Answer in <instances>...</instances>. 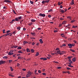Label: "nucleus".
<instances>
[{"label": "nucleus", "mask_w": 78, "mask_h": 78, "mask_svg": "<svg viewBox=\"0 0 78 78\" xmlns=\"http://www.w3.org/2000/svg\"><path fill=\"white\" fill-rule=\"evenodd\" d=\"M70 51H71L72 52H74L75 51L74 50H72V49H70Z\"/></svg>", "instance_id": "obj_31"}, {"label": "nucleus", "mask_w": 78, "mask_h": 78, "mask_svg": "<svg viewBox=\"0 0 78 78\" xmlns=\"http://www.w3.org/2000/svg\"><path fill=\"white\" fill-rule=\"evenodd\" d=\"M66 23V22L65 21H64L62 23V25L65 24Z\"/></svg>", "instance_id": "obj_16"}, {"label": "nucleus", "mask_w": 78, "mask_h": 78, "mask_svg": "<svg viewBox=\"0 0 78 78\" xmlns=\"http://www.w3.org/2000/svg\"><path fill=\"white\" fill-rule=\"evenodd\" d=\"M23 43L24 44H26L28 43V42H27V41H24Z\"/></svg>", "instance_id": "obj_17"}, {"label": "nucleus", "mask_w": 78, "mask_h": 78, "mask_svg": "<svg viewBox=\"0 0 78 78\" xmlns=\"http://www.w3.org/2000/svg\"><path fill=\"white\" fill-rule=\"evenodd\" d=\"M22 70L23 71H25L26 70V69H22Z\"/></svg>", "instance_id": "obj_60"}, {"label": "nucleus", "mask_w": 78, "mask_h": 78, "mask_svg": "<svg viewBox=\"0 0 78 78\" xmlns=\"http://www.w3.org/2000/svg\"><path fill=\"white\" fill-rule=\"evenodd\" d=\"M35 44V43L34 42H33L32 43V45H34Z\"/></svg>", "instance_id": "obj_53"}, {"label": "nucleus", "mask_w": 78, "mask_h": 78, "mask_svg": "<svg viewBox=\"0 0 78 78\" xmlns=\"http://www.w3.org/2000/svg\"><path fill=\"white\" fill-rule=\"evenodd\" d=\"M64 19H63L62 18H60V20H63Z\"/></svg>", "instance_id": "obj_64"}, {"label": "nucleus", "mask_w": 78, "mask_h": 78, "mask_svg": "<svg viewBox=\"0 0 78 78\" xmlns=\"http://www.w3.org/2000/svg\"><path fill=\"white\" fill-rule=\"evenodd\" d=\"M30 3H31V4L33 5V4L34 3V2H33V1H30Z\"/></svg>", "instance_id": "obj_34"}, {"label": "nucleus", "mask_w": 78, "mask_h": 78, "mask_svg": "<svg viewBox=\"0 0 78 78\" xmlns=\"http://www.w3.org/2000/svg\"><path fill=\"white\" fill-rule=\"evenodd\" d=\"M31 22H35V20H34V19H32L31 20Z\"/></svg>", "instance_id": "obj_12"}, {"label": "nucleus", "mask_w": 78, "mask_h": 78, "mask_svg": "<svg viewBox=\"0 0 78 78\" xmlns=\"http://www.w3.org/2000/svg\"><path fill=\"white\" fill-rule=\"evenodd\" d=\"M48 17L50 18V17H51V16L50 15H48Z\"/></svg>", "instance_id": "obj_61"}, {"label": "nucleus", "mask_w": 78, "mask_h": 78, "mask_svg": "<svg viewBox=\"0 0 78 78\" xmlns=\"http://www.w3.org/2000/svg\"><path fill=\"white\" fill-rule=\"evenodd\" d=\"M22 17V16H20L19 17H18V18H18V19L19 20H20V19H21Z\"/></svg>", "instance_id": "obj_25"}, {"label": "nucleus", "mask_w": 78, "mask_h": 78, "mask_svg": "<svg viewBox=\"0 0 78 78\" xmlns=\"http://www.w3.org/2000/svg\"><path fill=\"white\" fill-rule=\"evenodd\" d=\"M71 17H70V16H68L67 17V18H68V19H71Z\"/></svg>", "instance_id": "obj_41"}, {"label": "nucleus", "mask_w": 78, "mask_h": 78, "mask_svg": "<svg viewBox=\"0 0 78 78\" xmlns=\"http://www.w3.org/2000/svg\"><path fill=\"white\" fill-rule=\"evenodd\" d=\"M31 34L34 36L35 35V33L32 32L31 33Z\"/></svg>", "instance_id": "obj_13"}, {"label": "nucleus", "mask_w": 78, "mask_h": 78, "mask_svg": "<svg viewBox=\"0 0 78 78\" xmlns=\"http://www.w3.org/2000/svg\"><path fill=\"white\" fill-rule=\"evenodd\" d=\"M16 56H20V54H18V55H16Z\"/></svg>", "instance_id": "obj_52"}, {"label": "nucleus", "mask_w": 78, "mask_h": 78, "mask_svg": "<svg viewBox=\"0 0 78 78\" xmlns=\"http://www.w3.org/2000/svg\"><path fill=\"white\" fill-rule=\"evenodd\" d=\"M73 42H74V43H76V41H75V40L73 41Z\"/></svg>", "instance_id": "obj_59"}, {"label": "nucleus", "mask_w": 78, "mask_h": 78, "mask_svg": "<svg viewBox=\"0 0 78 78\" xmlns=\"http://www.w3.org/2000/svg\"><path fill=\"white\" fill-rule=\"evenodd\" d=\"M72 46H74V45H75V44H71Z\"/></svg>", "instance_id": "obj_54"}, {"label": "nucleus", "mask_w": 78, "mask_h": 78, "mask_svg": "<svg viewBox=\"0 0 78 78\" xmlns=\"http://www.w3.org/2000/svg\"><path fill=\"white\" fill-rule=\"evenodd\" d=\"M59 50V48H56V49H55V50L57 51V50Z\"/></svg>", "instance_id": "obj_62"}, {"label": "nucleus", "mask_w": 78, "mask_h": 78, "mask_svg": "<svg viewBox=\"0 0 78 78\" xmlns=\"http://www.w3.org/2000/svg\"><path fill=\"white\" fill-rule=\"evenodd\" d=\"M10 32V30H8V31H6V33L7 34H8V33H9Z\"/></svg>", "instance_id": "obj_35"}, {"label": "nucleus", "mask_w": 78, "mask_h": 78, "mask_svg": "<svg viewBox=\"0 0 78 78\" xmlns=\"http://www.w3.org/2000/svg\"><path fill=\"white\" fill-rule=\"evenodd\" d=\"M72 58V56L71 57H68V58L69 59V60H70L71 59V58Z\"/></svg>", "instance_id": "obj_30"}, {"label": "nucleus", "mask_w": 78, "mask_h": 78, "mask_svg": "<svg viewBox=\"0 0 78 78\" xmlns=\"http://www.w3.org/2000/svg\"><path fill=\"white\" fill-rule=\"evenodd\" d=\"M38 72L40 73H41V70H38Z\"/></svg>", "instance_id": "obj_45"}, {"label": "nucleus", "mask_w": 78, "mask_h": 78, "mask_svg": "<svg viewBox=\"0 0 78 78\" xmlns=\"http://www.w3.org/2000/svg\"><path fill=\"white\" fill-rule=\"evenodd\" d=\"M31 52L32 53H34V50L32 49L31 50Z\"/></svg>", "instance_id": "obj_14"}, {"label": "nucleus", "mask_w": 78, "mask_h": 78, "mask_svg": "<svg viewBox=\"0 0 78 78\" xmlns=\"http://www.w3.org/2000/svg\"><path fill=\"white\" fill-rule=\"evenodd\" d=\"M50 0H47L46 1H45V3H48L49 2V1H50Z\"/></svg>", "instance_id": "obj_19"}, {"label": "nucleus", "mask_w": 78, "mask_h": 78, "mask_svg": "<svg viewBox=\"0 0 78 78\" xmlns=\"http://www.w3.org/2000/svg\"><path fill=\"white\" fill-rule=\"evenodd\" d=\"M76 59H75V58H74L72 59V61H73V62H75Z\"/></svg>", "instance_id": "obj_15"}, {"label": "nucleus", "mask_w": 78, "mask_h": 78, "mask_svg": "<svg viewBox=\"0 0 78 78\" xmlns=\"http://www.w3.org/2000/svg\"><path fill=\"white\" fill-rule=\"evenodd\" d=\"M26 51H27V53L30 52V50L29 49V48L27 49Z\"/></svg>", "instance_id": "obj_9"}, {"label": "nucleus", "mask_w": 78, "mask_h": 78, "mask_svg": "<svg viewBox=\"0 0 78 78\" xmlns=\"http://www.w3.org/2000/svg\"><path fill=\"white\" fill-rule=\"evenodd\" d=\"M39 16L43 17H44L45 16V14H42V13H40Z\"/></svg>", "instance_id": "obj_1"}, {"label": "nucleus", "mask_w": 78, "mask_h": 78, "mask_svg": "<svg viewBox=\"0 0 78 78\" xmlns=\"http://www.w3.org/2000/svg\"><path fill=\"white\" fill-rule=\"evenodd\" d=\"M58 32V30H57L54 31V33H56V32Z\"/></svg>", "instance_id": "obj_63"}, {"label": "nucleus", "mask_w": 78, "mask_h": 78, "mask_svg": "<svg viewBox=\"0 0 78 78\" xmlns=\"http://www.w3.org/2000/svg\"><path fill=\"white\" fill-rule=\"evenodd\" d=\"M17 66H20V64H19V63H17Z\"/></svg>", "instance_id": "obj_51"}, {"label": "nucleus", "mask_w": 78, "mask_h": 78, "mask_svg": "<svg viewBox=\"0 0 78 78\" xmlns=\"http://www.w3.org/2000/svg\"><path fill=\"white\" fill-rule=\"evenodd\" d=\"M20 28H21V27H16V29H17V30H20Z\"/></svg>", "instance_id": "obj_10"}, {"label": "nucleus", "mask_w": 78, "mask_h": 78, "mask_svg": "<svg viewBox=\"0 0 78 78\" xmlns=\"http://www.w3.org/2000/svg\"><path fill=\"white\" fill-rule=\"evenodd\" d=\"M12 60H9V63H11L12 62Z\"/></svg>", "instance_id": "obj_37"}, {"label": "nucleus", "mask_w": 78, "mask_h": 78, "mask_svg": "<svg viewBox=\"0 0 78 78\" xmlns=\"http://www.w3.org/2000/svg\"><path fill=\"white\" fill-rule=\"evenodd\" d=\"M31 58H28L26 60V61H30L31 60Z\"/></svg>", "instance_id": "obj_32"}, {"label": "nucleus", "mask_w": 78, "mask_h": 78, "mask_svg": "<svg viewBox=\"0 0 78 78\" xmlns=\"http://www.w3.org/2000/svg\"><path fill=\"white\" fill-rule=\"evenodd\" d=\"M18 58V59H21L22 58V57H19Z\"/></svg>", "instance_id": "obj_40"}, {"label": "nucleus", "mask_w": 78, "mask_h": 78, "mask_svg": "<svg viewBox=\"0 0 78 78\" xmlns=\"http://www.w3.org/2000/svg\"><path fill=\"white\" fill-rule=\"evenodd\" d=\"M14 54V53H11L10 52H9V53H8V55H13Z\"/></svg>", "instance_id": "obj_7"}, {"label": "nucleus", "mask_w": 78, "mask_h": 78, "mask_svg": "<svg viewBox=\"0 0 78 78\" xmlns=\"http://www.w3.org/2000/svg\"><path fill=\"white\" fill-rule=\"evenodd\" d=\"M47 59H50V57H47Z\"/></svg>", "instance_id": "obj_58"}, {"label": "nucleus", "mask_w": 78, "mask_h": 78, "mask_svg": "<svg viewBox=\"0 0 78 78\" xmlns=\"http://www.w3.org/2000/svg\"><path fill=\"white\" fill-rule=\"evenodd\" d=\"M69 63H72V61L70 60V59H69Z\"/></svg>", "instance_id": "obj_26"}, {"label": "nucleus", "mask_w": 78, "mask_h": 78, "mask_svg": "<svg viewBox=\"0 0 78 78\" xmlns=\"http://www.w3.org/2000/svg\"><path fill=\"white\" fill-rule=\"evenodd\" d=\"M12 11H13V13H14V14H16V13L15 11L14 10H12Z\"/></svg>", "instance_id": "obj_46"}, {"label": "nucleus", "mask_w": 78, "mask_h": 78, "mask_svg": "<svg viewBox=\"0 0 78 78\" xmlns=\"http://www.w3.org/2000/svg\"><path fill=\"white\" fill-rule=\"evenodd\" d=\"M72 28H76V27H75V26H73L72 27Z\"/></svg>", "instance_id": "obj_55"}, {"label": "nucleus", "mask_w": 78, "mask_h": 78, "mask_svg": "<svg viewBox=\"0 0 78 78\" xmlns=\"http://www.w3.org/2000/svg\"><path fill=\"white\" fill-rule=\"evenodd\" d=\"M30 75H30L29 74H27V75L26 76L27 78H29L30 77Z\"/></svg>", "instance_id": "obj_8"}, {"label": "nucleus", "mask_w": 78, "mask_h": 78, "mask_svg": "<svg viewBox=\"0 0 78 78\" xmlns=\"http://www.w3.org/2000/svg\"><path fill=\"white\" fill-rule=\"evenodd\" d=\"M43 60L44 61L46 60H47V58H43Z\"/></svg>", "instance_id": "obj_50"}, {"label": "nucleus", "mask_w": 78, "mask_h": 78, "mask_svg": "<svg viewBox=\"0 0 78 78\" xmlns=\"http://www.w3.org/2000/svg\"><path fill=\"white\" fill-rule=\"evenodd\" d=\"M42 74H43V75H46V73H42Z\"/></svg>", "instance_id": "obj_57"}, {"label": "nucleus", "mask_w": 78, "mask_h": 78, "mask_svg": "<svg viewBox=\"0 0 78 78\" xmlns=\"http://www.w3.org/2000/svg\"><path fill=\"white\" fill-rule=\"evenodd\" d=\"M22 48L21 47H19L18 48H17V49H21Z\"/></svg>", "instance_id": "obj_28"}, {"label": "nucleus", "mask_w": 78, "mask_h": 78, "mask_svg": "<svg viewBox=\"0 0 78 78\" xmlns=\"http://www.w3.org/2000/svg\"><path fill=\"white\" fill-rule=\"evenodd\" d=\"M60 12H61V13H64L65 12L64 10H63L62 9H61V11H60Z\"/></svg>", "instance_id": "obj_21"}, {"label": "nucleus", "mask_w": 78, "mask_h": 78, "mask_svg": "<svg viewBox=\"0 0 78 78\" xmlns=\"http://www.w3.org/2000/svg\"><path fill=\"white\" fill-rule=\"evenodd\" d=\"M18 46H17V45H15V46H13V48H17V47H18Z\"/></svg>", "instance_id": "obj_23"}, {"label": "nucleus", "mask_w": 78, "mask_h": 78, "mask_svg": "<svg viewBox=\"0 0 78 78\" xmlns=\"http://www.w3.org/2000/svg\"><path fill=\"white\" fill-rule=\"evenodd\" d=\"M68 46H69V48H71L73 46L71 44H69L68 45Z\"/></svg>", "instance_id": "obj_4"}, {"label": "nucleus", "mask_w": 78, "mask_h": 78, "mask_svg": "<svg viewBox=\"0 0 78 78\" xmlns=\"http://www.w3.org/2000/svg\"><path fill=\"white\" fill-rule=\"evenodd\" d=\"M48 57H50V58H51V55H48Z\"/></svg>", "instance_id": "obj_47"}, {"label": "nucleus", "mask_w": 78, "mask_h": 78, "mask_svg": "<svg viewBox=\"0 0 78 78\" xmlns=\"http://www.w3.org/2000/svg\"><path fill=\"white\" fill-rule=\"evenodd\" d=\"M74 1L73 0H72L71 2V5H74Z\"/></svg>", "instance_id": "obj_5"}, {"label": "nucleus", "mask_w": 78, "mask_h": 78, "mask_svg": "<svg viewBox=\"0 0 78 78\" xmlns=\"http://www.w3.org/2000/svg\"><path fill=\"white\" fill-rule=\"evenodd\" d=\"M60 52H61V51H60V50L58 51H57L56 52L57 53H59Z\"/></svg>", "instance_id": "obj_36"}, {"label": "nucleus", "mask_w": 78, "mask_h": 78, "mask_svg": "<svg viewBox=\"0 0 78 78\" xmlns=\"http://www.w3.org/2000/svg\"><path fill=\"white\" fill-rule=\"evenodd\" d=\"M2 58L4 59H7V57L6 56H4Z\"/></svg>", "instance_id": "obj_24"}, {"label": "nucleus", "mask_w": 78, "mask_h": 78, "mask_svg": "<svg viewBox=\"0 0 78 78\" xmlns=\"http://www.w3.org/2000/svg\"><path fill=\"white\" fill-rule=\"evenodd\" d=\"M62 4L59 2H58V5H61Z\"/></svg>", "instance_id": "obj_20"}, {"label": "nucleus", "mask_w": 78, "mask_h": 78, "mask_svg": "<svg viewBox=\"0 0 78 78\" xmlns=\"http://www.w3.org/2000/svg\"><path fill=\"white\" fill-rule=\"evenodd\" d=\"M62 46H66V44H62Z\"/></svg>", "instance_id": "obj_56"}, {"label": "nucleus", "mask_w": 78, "mask_h": 78, "mask_svg": "<svg viewBox=\"0 0 78 78\" xmlns=\"http://www.w3.org/2000/svg\"><path fill=\"white\" fill-rule=\"evenodd\" d=\"M19 19H18L17 18H15V20L16 21H19Z\"/></svg>", "instance_id": "obj_18"}, {"label": "nucleus", "mask_w": 78, "mask_h": 78, "mask_svg": "<svg viewBox=\"0 0 78 78\" xmlns=\"http://www.w3.org/2000/svg\"><path fill=\"white\" fill-rule=\"evenodd\" d=\"M12 34L11 33H9L8 34H7L5 35V37H6V36H8L9 35H11Z\"/></svg>", "instance_id": "obj_11"}, {"label": "nucleus", "mask_w": 78, "mask_h": 78, "mask_svg": "<svg viewBox=\"0 0 78 78\" xmlns=\"http://www.w3.org/2000/svg\"><path fill=\"white\" fill-rule=\"evenodd\" d=\"M58 54H59L60 55H61L64 54V51H61L60 53H58Z\"/></svg>", "instance_id": "obj_2"}, {"label": "nucleus", "mask_w": 78, "mask_h": 78, "mask_svg": "<svg viewBox=\"0 0 78 78\" xmlns=\"http://www.w3.org/2000/svg\"><path fill=\"white\" fill-rule=\"evenodd\" d=\"M66 69H67V70H69L70 69H71V68H70L69 67H67V68H66Z\"/></svg>", "instance_id": "obj_43"}, {"label": "nucleus", "mask_w": 78, "mask_h": 78, "mask_svg": "<svg viewBox=\"0 0 78 78\" xmlns=\"http://www.w3.org/2000/svg\"><path fill=\"white\" fill-rule=\"evenodd\" d=\"M42 4H44L45 3V1H42Z\"/></svg>", "instance_id": "obj_42"}, {"label": "nucleus", "mask_w": 78, "mask_h": 78, "mask_svg": "<svg viewBox=\"0 0 78 78\" xmlns=\"http://www.w3.org/2000/svg\"><path fill=\"white\" fill-rule=\"evenodd\" d=\"M66 73H68V74H70V72L69 71L66 72Z\"/></svg>", "instance_id": "obj_49"}, {"label": "nucleus", "mask_w": 78, "mask_h": 78, "mask_svg": "<svg viewBox=\"0 0 78 78\" xmlns=\"http://www.w3.org/2000/svg\"><path fill=\"white\" fill-rule=\"evenodd\" d=\"M5 30L4 29V30H2V32H3V33H6V32H5Z\"/></svg>", "instance_id": "obj_44"}, {"label": "nucleus", "mask_w": 78, "mask_h": 78, "mask_svg": "<svg viewBox=\"0 0 78 78\" xmlns=\"http://www.w3.org/2000/svg\"><path fill=\"white\" fill-rule=\"evenodd\" d=\"M33 23H29V25L30 26H31L32 25V24Z\"/></svg>", "instance_id": "obj_33"}, {"label": "nucleus", "mask_w": 78, "mask_h": 78, "mask_svg": "<svg viewBox=\"0 0 78 78\" xmlns=\"http://www.w3.org/2000/svg\"><path fill=\"white\" fill-rule=\"evenodd\" d=\"M32 73H31L30 71H29L28 72H27V74H29L30 75H31L32 74Z\"/></svg>", "instance_id": "obj_6"}, {"label": "nucleus", "mask_w": 78, "mask_h": 78, "mask_svg": "<svg viewBox=\"0 0 78 78\" xmlns=\"http://www.w3.org/2000/svg\"><path fill=\"white\" fill-rule=\"evenodd\" d=\"M18 53H22V52H21V51H19Z\"/></svg>", "instance_id": "obj_38"}, {"label": "nucleus", "mask_w": 78, "mask_h": 78, "mask_svg": "<svg viewBox=\"0 0 78 78\" xmlns=\"http://www.w3.org/2000/svg\"><path fill=\"white\" fill-rule=\"evenodd\" d=\"M10 70H11V71H13L14 70V69H13L12 67H10Z\"/></svg>", "instance_id": "obj_22"}, {"label": "nucleus", "mask_w": 78, "mask_h": 78, "mask_svg": "<svg viewBox=\"0 0 78 78\" xmlns=\"http://www.w3.org/2000/svg\"><path fill=\"white\" fill-rule=\"evenodd\" d=\"M4 63H5V61H0V65L2 64H3Z\"/></svg>", "instance_id": "obj_3"}, {"label": "nucleus", "mask_w": 78, "mask_h": 78, "mask_svg": "<svg viewBox=\"0 0 78 78\" xmlns=\"http://www.w3.org/2000/svg\"><path fill=\"white\" fill-rule=\"evenodd\" d=\"M7 2H8L9 3H11L12 2L11 1H10V0H7Z\"/></svg>", "instance_id": "obj_39"}, {"label": "nucleus", "mask_w": 78, "mask_h": 78, "mask_svg": "<svg viewBox=\"0 0 78 78\" xmlns=\"http://www.w3.org/2000/svg\"><path fill=\"white\" fill-rule=\"evenodd\" d=\"M68 66L69 67H73V66H71V65H68Z\"/></svg>", "instance_id": "obj_29"}, {"label": "nucleus", "mask_w": 78, "mask_h": 78, "mask_svg": "<svg viewBox=\"0 0 78 78\" xmlns=\"http://www.w3.org/2000/svg\"><path fill=\"white\" fill-rule=\"evenodd\" d=\"M38 55H39V53H38V52H36V56H37Z\"/></svg>", "instance_id": "obj_27"}, {"label": "nucleus", "mask_w": 78, "mask_h": 78, "mask_svg": "<svg viewBox=\"0 0 78 78\" xmlns=\"http://www.w3.org/2000/svg\"><path fill=\"white\" fill-rule=\"evenodd\" d=\"M75 20H72L71 21V22L72 23H73L74 22H75Z\"/></svg>", "instance_id": "obj_48"}]
</instances>
